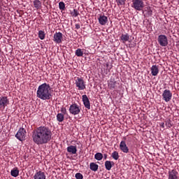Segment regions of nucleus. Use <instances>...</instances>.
I'll return each mask as SVG.
<instances>
[{
    "label": "nucleus",
    "instance_id": "nucleus-1",
    "mask_svg": "<svg viewBox=\"0 0 179 179\" xmlns=\"http://www.w3.org/2000/svg\"><path fill=\"white\" fill-rule=\"evenodd\" d=\"M52 138V131L50 127L41 126L36 128L32 134V139L36 145H45L51 141Z\"/></svg>",
    "mask_w": 179,
    "mask_h": 179
},
{
    "label": "nucleus",
    "instance_id": "nucleus-2",
    "mask_svg": "<svg viewBox=\"0 0 179 179\" xmlns=\"http://www.w3.org/2000/svg\"><path fill=\"white\" fill-rule=\"evenodd\" d=\"M36 97L41 100H50L52 97L50 84L45 83L39 85L36 92Z\"/></svg>",
    "mask_w": 179,
    "mask_h": 179
},
{
    "label": "nucleus",
    "instance_id": "nucleus-3",
    "mask_svg": "<svg viewBox=\"0 0 179 179\" xmlns=\"http://www.w3.org/2000/svg\"><path fill=\"white\" fill-rule=\"evenodd\" d=\"M131 8H134L135 10H143L145 8V3L143 0H132Z\"/></svg>",
    "mask_w": 179,
    "mask_h": 179
},
{
    "label": "nucleus",
    "instance_id": "nucleus-4",
    "mask_svg": "<svg viewBox=\"0 0 179 179\" xmlns=\"http://www.w3.org/2000/svg\"><path fill=\"white\" fill-rule=\"evenodd\" d=\"M80 110H82L80 106L78 105V103H74L70 106L69 111L70 114H72V115H78L80 114Z\"/></svg>",
    "mask_w": 179,
    "mask_h": 179
},
{
    "label": "nucleus",
    "instance_id": "nucleus-5",
    "mask_svg": "<svg viewBox=\"0 0 179 179\" xmlns=\"http://www.w3.org/2000/svg\"><path fill=\"white\" fill-rule=\"evenodd\" d=\"M75 85L78 90H85L86 89V83L83 80V78L77 77L75 80Z\"/></svg>",
    "mask_w": 179,
    "mask_h": 179
},
{
    "label": "nucleus",
    "instance_id": "nucleus-6",
    "mask_svg": "<svg viewBox=\"0 0 179 179\" xmlns=\"http://www.w3.org/2000/svg\"><path fill=\"white\" fill-rule=\"evenodd\" d=\"M157 42L161 47H167L169 45V38L164 34L158 36Z\"/></svg>",
    "mask_w": 179,
    "mask_h": 179
},
{
    "label": "nucleus",
    "instance_id": "nucleus-7",
    "mask_svg": "<svg viewBox=\"0 0 179 179\" xmlns=\"http://www.w3.org/2000/svg\"><path fill=\"white\" fill-rule=\"evenodd\" d=\"M173 99V93L170 90H165L162 93V99L166 101V103H169V101H171Z\"/></svg>",
    "mask_w": 179,
    "mask_h": 179
},
{
    "label": "nucleus",
    "instance_id": "nucleus-8",
    "mask_svg": "<svg viewBox=\"0 0 179 179\" xmlns=\"http://www.w3.org/2000/svg\"><path fill=\"white\" fill-rule=\"evenodd\" d=\"M15 138L21 142L24 141L26 139V129L24 128H20L15 134Z\"/></svg>",
    "mask_w": 179,
    "mask_h": 179
},
{
    "label": "nucleus",
    "instance_id": "nucleus-9",
    "mask_svg": "<svg viewBox=\"0 0 179 179\" xmlns=\"http://www.w3.org/2000/svg\"><path fill=\"white\" fill-rule=\"evenodd\" d=\"M64 35L61 32H55L53 35V41L57 44H61L64 40Z\"/></svg>",
    "mask_w": 179,
    "mask_h": 179
},
{
    "label": "nucleus",
    "instance_id": "nucleus-10",
    "mask_svg": "<svg viewBox=\"0 0 179 179\" xmlns=\"http://www.w3.org/2000/svg\"><path fill=\"white\" fill-rule=\"evenodd\" d=\"M108 86L110 90H115L120 87V83L115 81L114 78H110Z\"/></svg>",
    "mask_w": 179,
    "mask_h": 179
},
{
    "label": "nucleus",
    "instance_id": "nucleus-11",
    "mask_svg": "<svg viewBox=\"0 0 179 179\" xmlns=\"http://www.w3.org/2000/svg\"><path fill=\"white\" fill-rule=\"evenodd\" d=\"M9 104V99L8 96H0V109L5 110V107H7Z\"/></svg>",
    "mask_w": 179,
    "mask_h": 179
},
{
    "label": "nucleus",
    "instance_id": "nucleus-12",
    "mask_svg": "<svg viewBox=\"0 0 179 179\" xmlns=\"http://www.w3.org/2000/svg\"><path fill=\"white\" fill-rule=\"evenodd\" d=\"M120 149L123 152V153H129V149L127 146V143L125 141H122L120 144Z\"/></svg>",
    "mask_w": 179,
    "mask_h": 179
},
{
    "label": "nucleus",
    "instance_id": "nucleus-13",
    "mask_svg": "<svg viewBox=\"0 0 179 179\" xmlns=\"http://www.w3.org/2000/svg\"><path fill=\"white\" fill-rule=\"evenodd\" d=\"M99 23L101 24V26H104L107 24L108 22V17L106 15H100L99 17H98Z\"/></svg>",
    "mask_w": 179,
    "mask_h": 179
},
{
    "label": "nucleus",
    "instance_id": "nucleus-14",
    "mask_svg": "<svg viewBox=\"0 0 179 179\" xmlns=\"http://www.w3.org/2000/svg\"><path fill=\"white\" fill-rule=\"evenodd\" d=\"M168 179H178V172L176 169L169 171Z\"/></svg>",
    "mask_w": 179,
    "mask_h": 179
},
{
    "label": "nucleus",
    "instance_id": "nucleus-15",
    "mask_svg": "<svg viewBox=\"0 0 179 179\" xmlns=\"http://www.w3.org/2000/svg\"><path fill=\"white\" fill-rule=\"evenodd\" d=\"M83 101L85 108H87V110H90V101L87 97V95H83Z\"/></svg>",
    "mask_w": 179,
    "mask_h": 179
},
{
    "label": "nucleus",
    "instance_id": "nucleus-16",
    "mask_svg": "<svg viewBox=\"0 0 179 179\" xmlns=\"http://www.w3.org/2000/svg\"><path fill=\"white\" fill-rule=\"evenodd\" d=\"M45 173L41 171H36L34 176V179H45Z\"/></svg>",
    "mask_w": 179,
    "mask_h": 179
},
{
    "label": "nucleus",
    "instance_id": "nucleus-17",
    "mask_svg": "<svg viewBox=\"0 0 179 179\" xmlns=\"http://www.w3.org/2000/svg\"><path fill=\"white\" fill-rule=\"evenodd\" d=\"M150 71L151 75H152V76H157V75L159 74V66L152 65Z\"/></svg>",
    "mask_w": 179,
    "mask_h": 179
},
{
    "label": "nucleus",
    "instance_id": "nucleus-18",
    "mask_svg": "<svg viewBox=\"0 0 179 179\" xmlns=\"http://www.w3.org/2000/svg\"><path fill=\"white\" fill-rule=\"evenodd\" d=\"M67 152L71 153V155H76L78 152V147L76 145H70L67 147Z\"/></svg>",
    "mask_w": 179,
    "mask_h": 179
},
{
    "label": "nucleus",
    "instance_id": "nucleus-19",
    "mask_svg": "<svg viewBox=\"0 0 179 179\" xmlns=\"http://www.w3.org/2000/svg\"><path fill=\"white\" fill-rule=\"evenodd\" d=\"M120 40L123 43H127V41H129V34H122L121 35V36L120 37Z\"/></svg>",
    "mask_w": 179,
    "mask_h": 179
},
{
    "label": "nucleus",
    "instance_id": "nucleus-20",
    "mask_svg": "<svg viewBox=\"0 0 179 179\" xmlns=\"http://www.w3.org/2000/svg\"><path fill=\"white\" fill-rule=\"evenodd\" d=\"M90 170H92V171H97V170H99V165H97L94 162H92L90 164Z\"/></svg>",
    "mask_w": 179,
    "mask_h": 179
},
{
    "label": "nucleus",
    "instance_id": "nucleus-21",
    "mask_svg": "<svg viewBox=\"0 0 179 179\" xmlns=\"http://www.w3.org/2000/svg\"><path fill=\"white\" fill-rule=\"evenodd\" d=\"M41 2L40 0H34V6L36 9H40L41 8Z\"/></svg>",
    "mask_w": 179,
    "mask_h": 179
},
{
    "label": "nucleus",
    "instance_id": "nucleus-22",
    "mask_svg": "<svg viewBox=\"0 0 179 179\" xmlns=\"http://www.w3.org/2000/svg\"><path fill=\"white\" fill-rule=\"evenodd\" d=\"M64 120H65V116L64 115V114L62 113H58L57 115V120L59 122H62L64 121Z\"/></svg>",
    "mask_w": 179,
    "mask_h": 179
},
{
    "label": "nucleus",
    "instance_id": "nucleus-23",
    "mask_svg": "<svg viewBox=\"0 0 179 179\" xmlns=\"http://www.w3.org/2000/svg\"><path fill=\"white\" fill-rule=\"evenodd\" d=\"M111 163L112 162L110 161H106L105 162V167L108 171H110V170H111V168L113 167V164Z\"/></svg>",
    "mask_w": 179,
    "mask_h": 179
},
{
    "label": "nucleus",
    "instance_id": "nucleus-24",
    "mask_svg": "<svg viewBox=\"0 0 179 179\" xmlns=\"http://www.w3.org/2000/svg\"><path fill=\"white\" fill-rule=\"evenodd\" d=\"M10 175L12 177H17V176H19V170L17 169L11 170Z\"/></svg>",
    "mask_w": 179,
    "mask_h": 179
},
{
    "label": "nucleus",
    "instance_id": "nucleus-25",
    "mask_svg": "<svg viewBox=\"0 0 179 179\" xmlns=\"http://www.w3.org/2000/svg\"><path fill=\"white\" fill-rule=\"evenodd\" d=\"M38 37L41 40H44V38H45V33L44 31L40 30L38 31Z\"/></svg>",
    "mask_w": 179,
    "mask_h": 179
},
{
    "label": "nucleus",
    "instance_id": "nucleus-26",
    "mask_svg": "<svg viewBox=\"0 0 179 179\" xmlns=\"http://www.w3.org/2000/svg\"><path fill=\"white\" fill-rule=\"evenodd\" d=\"M75 54L77 57H83V51H82V49L80 48L77 49Z\"/></svg>",
    "mask_w": 179,
    "mask_h": 179
},
{
    "label": "nucleus",
    "instance_id": "nucleus-27",
    "mask_svg": "<svg viewBox=\"0 0 179 179\" xmlns=\"http://www.w3.org/2000/svg\"><path fill=\"white\" fill-rule=\"evenodd\" d=\"M71 15L73 17H78V16H79V11L76 9H73V11L71 12Z\"/></svg>",
    "mask_w": 179,
    "mask_h": 179
},
{
    "label": "nucleus",
    "instance_id": "nucleus-28",
    "mask_svg": "<svg viewBox=\"0 0 179 179\" xmlns=\"http://www.w3.org/2000/svg\"><path fill=\"white\" fill-rule=\"evenodd\" d=\"M59 8L60 9V10H65V3H64L63 1H60L59 3Z\"/></svg>",
    "mask_w": 179,
    "mask_h": 179
},
{
    "label": "nucleus",
    "instance_id": "nucleus-29",
    "mask_svg": "<svg viewBox=\"0 0 179 179\" xmlns=\"http://www.w3.org/2000/svg\"><path fill=\"white\" fill-rule=\"evenodd\" d=\"M75 177L76 179H83V175L80 173H76Z\"/></svg>",
    "mask_w": 179,
    "mask_h": 179
},
{
    "label": "nucleus",
    "instance_id": "nucleus-30",
    "mask_svg": "<svg viewBox=\"0 0 179 179\" xmlns=\"http://www.w3.org/2000/svg\"><path fill=\"white\" fill-rule=\"evenodd\" d=\"M165 125L167 127V128H171L173 127V124H171V120L166 121L165 123Z\"/></svg>",
    "mask_w": 179,
    "mask_h": 179
},
{
    "label": "nucleus",
    "instance_id": "nucleus-31",
    "mask_svg": "<svg viewBox=\"0 0 179 179\" xmlns=\"http://www.w3.org/2000/svg\"><path fill=\"white\" fill-rule=\"evenodd\" d=\"M117 5H125V0H116Z\"/></svg>",
    "mask_w": 179,
    "mask_h": 179
},
{
    "label": "nucleus",
    "instance_id": "nucleus-32",
    "mask_svg": "<svg viewBox=\"0 0 179 179\" xmlns=\"http://www.w3.org/2000/svg\"><path fill=\"white\" fill-rule=\"evenodd\" d=\"M61 113H62V114H63V115H65V114H66V108H61L60 109Z\"/></svg>",
    "mask_w": 179,
    "mask_h": 179
},
{
    "label": "nucleus",
    "instance_id": "nucleus-33",
    "mask_svg": "<svg viewBox=\"0 0 179 179\" xmlns=\"http://www.w3.org/2000/svg\"><path fill=\"white\" fill-rule=\"evenodd\" d=\"M94 157H103V154H101V152H97L96 154H95Z\"/></svg>",
    "mask_w": 179,
    "mask_h": 179
},
{
    "label": "nucleus",
    "instance_id": "nucleus-34",
    "mask_svg": "<svg viewBox=\"0 0 179 179\" xmlns=\"http://www.w3.org/2000/svg\"><path fill=\"white\" fill-rule=\"evenodd\" d=\"M112 157H118V152H117L116 151L113 152L112 153Z\"/></svg>",
    "mask_w": 179,
    "mask_h": 179
},
{
    "label": "nucleus",
    "instance_id": "nucleus-35",
    "mask_svg": "<svg viewBox=\"0 0 179 179\" xmlns=\"http://www.w3.org/2000/svg\"><path fill=\"white\" fill-rule=\"evenodd\" d=\"M77 145H78V148L80 149V150H82L83 145L80 143V142H77Z\"/></svg>",
    "mask_w": 179,
    "mask_h": 179
},
{
    "label": "nucleus",
    "instance_id": "nucleus-36",
    "mask_svg": "<svg viewBox=\"0 0 179 179\" xmlns=\"http://www.w3.org/2000/svg\"><path fill=\"white\" fill-rule=\"evenodd\" d=\"M76 30H79V29H80V24H76Z\"/></svg>",
    "mask_w": 179,
    "mask_h": 179
},
{
    "label": "nucleus",
    "instance_id": "nucleus-37",
    "mask_svg": "<svg viewBox=\"0 0 179 179\" xmlns=\"http://www.w3.org/2000/svg\"><path fill=\"white\" fill-rule=\"evenodd\" d=\"M148 15H149L150 16H152V10H148Z\"/></svg>",
    "mask_w": 179,
    "mask_h": 179
},
{
    "label": "nucleus",
    "instance_id": "nucleus-38",
    "mask_svg": "<svg viewBox=\"0 0 179 179\" xmlns=\"http://www.w3.org/2000/svg\"><path fill=\"white\" fill-rule=\"evenodd\" d=\"M95 159H96V160L100 161V160H101V159H103V157H95Z\"/></svg>",
    "mask_w": 179,
    "mask_h": 179
},
{
    "label": "nucleus",
    "instance_id": "nucleus-39",
    "mask_svg": "<svg viewBox=\"0 0 179 179\" xmlns=\"http://www.w3.org/2000/svg\"><path fill=\"white\" fill-rule=\"evenodd\" d=\"M160 126L162 128H164V122L161 123Z\"/></svg>",
    "mask_w": 179,
    "mask_h": 179
},
{
    "label": "nucleus",
    "instance_id": "nucleus-40",
    "mask_svg": "<svg viewBox=\"0 0 179 179\" xmlns=\"http://www.w3.org/2000/svg\"><path fill=\"white\" fill-rule=\"evenodd\" d=\"M106 68H108V66H110V64L108 63H106Z\"/></svg>",
    "mask_w": 179,
    "mask_h": 179
},
{
    "label": "nucleus",
    "instance_id": "nucleus-41",
    "mask_svg": "<svg viewBox=\"0 0 179 179\" xmlns=\"http://www.w3.org/2000/svg\"><path fill=\"white\" fill-rule=\"evenodd\" d=\"M115 160H118V157H114Z\"/></svg>",
    "mask_w": 179,
    "mask_h": 179
},
{
    "label": "nucleus",
    "instance_id": "nucleus-42",
    "mask_svg": "<svg viewBox=\"0 0 179 179\" xmlns=\"http://www.w3.org/2000/svg\"><path fill=\"white\" fill-rule=\"evenodd\" d=\"M104 157H107V155L105 154V155H104Z\"/></svg>",
    "mask_w": 179,
    "mask_h": 179
},
{
    "label": "nucleus",
    "instance_id": "nucleus-43",
    "mask_svg": "<svg viewBox=\"0 0 179 179\" xmlns=\"http://www.w3.org/2000/svg\"><path fill=\"white\" fill-rule=\"evenodd\" d=\"M110 69H111V68H110V69H108V72H110Z\"/></svg>",
    "mask_w": 179,
    "mask_h": 179
},
{
    "label": "nucleus",
    "instance_id": "nucleus-44",
    "mask_svg": "<svg viewBox=\"0 0 179 179\" xmlns=\"http://www.w3.org/2000/svg\"><path fill=\"white\" fill-rule=\"evenodd\" d=\"M3 0H0V2H2Z\"/></svg>",
    "mask_w": 179,
    "mask_h": 179
}]
</instances>
